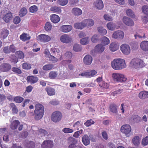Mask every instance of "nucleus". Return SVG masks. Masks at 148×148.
Returning a JSON list of instances; mask_svg holds the SVG:
<instances>
[{
	"instance_id": "obj_1",
	"label": "nucleus",
	"mask_w": 148,
	"mask_h": 148,
	"mask_svg": "<svg viewBox=\"0 0 148 148\" xmlns=\"http://www.w3.org/2000/svg\"><path fill=\"white\" fill-rule=\"evenodd\" d=\"M111 64L112 68L117 70L124 69L126 66L125 60L120 58L114 59L111 62Z\"/></svg>"
},
{
	"instance_id": "obj_2",
	"label": "nucleus",
	"mask_w": 148,
	"mask_h": 148,
	"mask_svg": "<svg viewBox=\"0 0 148 148\" xmlns=\"http://www.w3.org/2000/svg\"><path fill=\"white\" fill-rule=\"evenodd\" d=\"M35 109L34 111V119L37 120L41 119L44 113V106L42 104L38 103L35 106Z\"/></svg>"
},
{
	"instance_id": "obj_3",
	"label": "nucleus",
	"mask_w": 148,
	"mask_h": 148,
	"mask_svg": "<svg viewBox=\"0 0 148 148\" xmlns=\"http://www.w3.org/2000/svg\"><path fill=\"white\" fill-rule=\"evenodd\" d=\"M130 64L136 68H141L145 66V64L142 60L139 58H134L130 62Z\"/></svg>"
},
{
	"instance_id": "obj_4",
	"label": "nucleus",
	"mask_w": 148,
	"mask_h": 148,
	"mask_svg": "<svg viewBox=\"0 0 148 148\" xmlns=\"http://www.w3.org/2000/svg\"><path fill=\"white\" fill-rule=\"evenodd\" d=\"M112 75L113 79L115 82H122L127 80V78L122 74L114 73Z\"/></svg>"
},
{
	"instance_id": "obj_5",
	"label": "nucleus",
	"mask_w": 148,
	"mask_h": 148,
	"mask_svg": "<svg viewBox=\"0 0 148 148\" xmlns=\"http://www.w3.org/2000/svg\"><path fill=\"white\" fill-rule=\"evenodd\" d=\"M62 117V114L59 111H56L53 112L51 116V120L56 123L60 121Z\"/></svg>"
},
{
	"instance_id": "obj_6",
	"label": "nucleus",
	"mask_w": 148,
	"mask_h": 148,
	"mask_svg": "<svg viewBox=\"0 0 148 148\" xmlns=\"http://www.w3.org/2000/svg\"><path fill=\"white\" fill-rule=\"evenodd\" d=\"M131 130V128L129 125H124L121 127V131L123 133L125 134L127 136H129Z\"/></svg>"
},
{
	"instance_id": "obj_7",
	"label": "nucleus",
	"mask_w": 148,
	"mask_h": 148,
	"mask_svg": "<svg viewBox=\"0 0 148 148\" xmlns=\"http://www.w3.org/2000/svg\"><path fill=\"white\" fill-rule=\"evenodd\" d=\"M120 50L123 54L126 55L129 54L131 52L130 46L126 44L122 45L120 46Z\"/></svg>"
},
{
	"instance_id": "obj_8",
	"label": "nucleus",
	"mask_w": 148,
	"mask_h": 148,
	"mask_svg": "<svg viewBox=\"0 0 148 148\" xmlns=\"http://www.w3.org/2000/svg\"><path fill=\"white\" fill-rule=\"evenodd\" d=\"M60 40L63 43L67 44L72 41V38L69 35L64 34L60 37Z\"/></svg>"
},
{
	"instance_id": "obj_9",
	"label": "nucleus",
	"mask_w": 148,
	"mask_h": 148,
	"mask_svg": "<svg viewBox=\"0 0 148 148\" xmlns=\"http://www.w3.org/2000/svg\"><path fill=\"white\" fill-rule=\"evenodd\" d=\"M124 36V33L121 30H117L114 32L112 35V37L115 39H122Z\"/></svg>"
},
{
	"instance_id": "obj_10",
	"label": "nucleus",
	"mask_w": 148,
	"mask_h": 148,
	"mask_svg": "<svg viewBox=\"0 0 148 148\" xmlns=\"http://www.w3.org/2000/svg\"><path fill=\"white\" fill-rule=\"evenodd\" d=\"M37 38L40 41L44 42H47L51 40V38L49 36L44 34L39 35Z\"/></svg>"
},
{
	"instance_id": "obj_11",
	"label": "nucleus",
	"mask_w": 148,
	"mask_h": 148,
	"mask_svg": "<svg viewBox=\"0 0 148 148\" xmlns=\"http://www.w3.org/2000/svg\"><path fill=\"white\" fill-rule=\"evenodd\" d=\"M53 146V141L50 140H45L42 143V148H52Z\"/></svg>"
},
{
	"instance_id": "obj_12",
	"label": "nucleus",
	"mask_w": 148,
	"mask_h": 148,
	"mask_svg": "<svg viewBox=\"0 0 148 148\" xmlns=\"http://www.w3.org/2000/svg\"><path fill=\"white\" fill-rule=\"evenodd\" d=\"M124 23L127 26H132L134 25V21L131 18L127 16H124L123 18Z\"/></svg>"
},
{
	"instance_id": "obj_13",
	"label": "nucleus",
	"mask_w": 148,
	"mask_h": 148,
	"mask_svg": "<svg viewBox=\"0 0 148 148\" xmlns=\"http://www.w3.org/2000/svg\"><path fill=\"white\" fill-rule=\"evenodd\" d=\"M72 29V26L69 25H64L61 26L60 28V31L64 33H67L70 31Z\"/></svg>"
},
{
	"instance_id": "obj_14",
	"label": "nucleus",
	"mask_w": 148,
	"mask_h": 148,
	"mask_svg": "<svg viewBox=\"0 0 148 148\" xmlns=\"http://www.w3.org/2000/svg\"><path fill=\"white\" fill-rule=\"evenodd\" d=\"M11 68V66L9 64L3 63L0 66V69L3 72H7L10 71Z\"/></svg>"
},
{
	"instance_id": "obj_15",
	"label": "nucleus",
	"mask_w": 148,
	"mask_h": 148,
	"mask_svg": "<svg viewBox=\"0 0 148 148\" xmlns=\"http://www.w3.org/2000/svg\"><path fill=\"white\" fill-rule=\"evenodd\" d=\"M38 80V78L35 76H28L27 77V82L31 84H34L36 83Z\"/></svg>"
},
{
	"instance_id": "obj_16",
	"label": "nucleus",
	"mask_w": 148,
	"mask_h": 148,
	"mask_svg": "<svg viewBox=\"0 0 148 148\" xmlns=\"http://www.w3.org/2000/svg\"><path fill=\"white\" fill-rule=\"evenodd\" d=\"M92 58L89 55L86 56L83 59V62L85 64L89 65L91 64L92 61Z\"/></svg>"
},
{
	"instance_id": "obj_17",
	"label": "nucleus",
	"mask_w": 148,
	"mask_h": 148,
	"mask_svg": "<svg viewBox=\"0 0 148 148\" xmlns=\"http://www.w3.org/2000/svg\"><path fill=\"white\" fill-rule=\"evenodd\" d=\"M12 17V14L11 12H9L3 16V19L6 23H8L10 21Z\"/></svg>"
},
{
	"instance_id": "obj_18",
	"label": "nucleus",
	"mask_w": 148,
	"mask_h": 148,
	"mask_svg": "<svg viewBox=\"0 0 148 148\" xmlns=\"http://www.w3.org/2000/svg\"><path fill=\"white\" fill-rule=\"evenodd\" d=\"M85 27H90L92 26L94 24V21L91 19H88L84 20L83 21Z\"/></svg>"
},
{
	"instance_id": "obj_19",
	"label": "nucleus",
	"mask_w": 148,
	"mask_h": 148,
	"mask_svg": "<svg viewBox=\"0 0 148 148\" xmlns=\"http://www.w3.org/2000/svg\"><path fill=\"white\" fill-rule=\"evenodd\" d=\"M45 90L47 92V94L49 96L54 95L56 94L55 90L53 88L46 87L45 88Z\"/></svg>"
},
{
	"instance_id": "obj_20",
	"label": "nucleus",
	"mask_w": 148,
	"mask_h": 148,
	"mask_svg": "<svg viewBox=\"0 0 148 148\" xmlns=\"http://www.w3.org/2000/svg\"><path fill=\"white\" fill-rule=\"evenodd\" d=\"M94 5L97 9H102L104 7L103 3L101 0L97 1L94 3Z\"/></svg>"
},
{
	"instance_id": "obj_21",
	"label": "nucleus",
	"mask_w": 148,
	"mask_h": 148,
	"mask_svg": "<svg viewBox=\"0 0 148 148\" xmlns=\"http://www.w3.org/2000/svg\"><path fill=\"white\" fill-rule=\"evenodd\" d=\"M20 124V122L18 120H14L12 121L10 125V128L13 130L17 129L18 125Z\"/></svg>"
},
{
	"instance_id": "obj_22",
	"label": "nucleus",
	"mask_w": 148,
	"mask_h": 148,
	"mask_svg": "<svg viewBox=\"0 0 148 148\" xmlns=\"http://www.w3.org/2000/svg\"><path fill=\"white\" fill-rule=\"evenodd\" d=\"M82 142L83 144L85 146H87L90 144V138L87 135L85 134L83 136Z\"/></svg>"
},
{
	"instance_id": "obj_23",
	"label": "nucleus",
	"mask_w": 148,
	"mask_h": 148,
	"mask_svg": "<svg viewBox=\"0 0 148 148\" xmlns=\"http://www.w3.org/2000/svg\"><path fill=\"white\" fill-rule=\"evenodd\" d=\"M130 120L134 123H138L141 121V119L137 115H133L131 117Z\"/></svg>"
},
{
	"instance_id": "obj_24",
	"label": "nucleus",
	"mask_w": 148,
	"mask_h": 148,
	"mask_svg": "<svg viewBox=\"0 0 148 148\" xmlns=\"http://www.w3.org/2000/svg\"><path fill=\"white\" fill-rule=\"evenodd\" d=\"M109 108L110 111L112 113L115 114H117V106L115 104H110V105Z\"/></svg>"
},
{
	"instance_id": "obj_25",
	"label": "nucleus",
	"mask_w": 148,
	"mask_h": 148,
	"mask_svg": "<svg viewBox=\"0 0 148 148\" xmlns=\"http://www.w3.org/2000/svg\"><path fill=\"white\" fill-rule=\"evenodd\" d=\"M140 47L143 51H148V41H144L142 42L140 44Z\"/></svg>"
},
{
	"instance_id": "obj_26",
	"label": "nucleus",
	"mask_w": 148,
	"mask_h": 148,
	"mask_svg": "<svg viewBox=\"0 0 148 148\" xmlns=\"http://www.w3.org/2000/svg\"><path fill=\"white\" fill-rule=\"evenodd\" d=\"M50 18L51 21L54 23H58L60 20L59 16L55 14H53L51 15L50 16Z\"/></svg>"
},
{
	"instance_id": "obj_27",
	"label": "nucleus",
	"mask_w": 148,
	"mask_h": 148,
	"mask_svg": "<svg viewBox=\"0 0 148 148\" xmlns=\"http://www.w3.org/2000/svg\"><path fill=\"white\" fill-rule=\"evenodd\" d=\"M110 49L112 51H116L119 48V46L115 42H112L110 45Z\"/></svg>"
},
{
	"instance_id": "obj_28",
	"label": "nucleus",
	"mask_w": 148,
	"mask_h": 148,
	"mask_svg": "<svg viewBox=\"0 0 148 148\" xmlns=\"http://www.w3.org/2000/svg\"><path fill=\"white\" fill-rule=\"evenodd\" d=\"M19 38L21 40L24 42L29 40L31 37L27 33H23L20 36Z\"/></svg>"
},
{
	"instance_id": "obj_29",
	"label": "nucleus",
	"mask_w": 148,
	"mask_h": 148,
	"mask_svg": "<svg viewBox=\"0 0 148 148\" xmlns=\"http://www.w3.org/2000/svg\"><path fill=\"white\" fill-rule=\"evenodd\" d=\"M104 50V47L102 44H98L95 47V51L98 53H102Z\"/></svg>"
},
{
	"instance_id": "obj_30",
	"label": "nucleus",
	"mask_w": 148,
	"mask_h": 148,
	"mask_svg": "<svg viewBox=\"0 0 148 148\" xmlns=\"http://www.w3.org/2000/svg\"><path fill=\"white\" fill-rule=\"evenodd\" d=\"M99 86L102 89H108L110 86L109 82H106L105 81H102L99 84Z\"/></svg>"
},
{
	"instance_id": "obj_31",
	"label": "nucleus",
	"mask_w": 148,
	"mask_h": 148,
	"mask_svg": "<svg viewBox=\"0 0 148 148\" xmlns=\"http://www.w3.org/2000/svg\"><path fill=\"white\" fill-rule=\"evenodd\" d=\"M138 97L141 99L148 98V92L145 91L140 92L138 94Z\"/></svg>"
},
{
	"instance_id": "obj_32",
	"label": "nucleus",
	"mask_w": 148,
	"mask_h": 148,
	"mask_svg": "<svg viewBox=\"0 0 148 148\" xmlns=\"http://www.w3.org/2000/svg\"><path fill=\"white\" fill-rule=\"evenodd\" d=\"M145 15L142 18L143 22L145 23L148 22V10H142Z\"/></svg>"
},
{
	"instance_id": "obj_33",
	"label": "nucleus",
	"mask_w": 148,
	"mask_h": 148,
	"mask_svg": "<svg viewBox=\"0 0 148 148\" xmlns=\"http://www.w3.org/2000/svg\"><path fill=\"white\" fill-rule=\"evenodd\" d=\"M54 66L51 64H49L44 65L42 67V69L44 71L50 70L53 69Z\"/></svg>"
},
{
	"instance_id": "obj_34",
	"label": "nucleus",
	"mask_w": 148,
	"mask_h": 148,
	"mask_svg": "<svg viewBox=\"0 0 148 148\" xmlns=\"http://www.w3.org/2000/svg\"><path fill=\"white\" fill-rule=\"evenodd\" d=\"M132 141L133 144L135 146H138L140 143V139L139 136H135L133 138Z\"/></svg>"
},
{
	"instance_id": "obj_35",
	"label": "nucleus",
	"mask_w": 148,
	"mask_h": 148,
	"mask_svg": "<svg viewBox=\"0 0 148 148\" xmlns=\"http://www.w3.org/2000/svg\"><path fill=\"white\" fill-rule=\"evenodd\" d=\"M74 27L76 29H81L85 27L84 23H76L74 24Z\"/></svg>"
},
{
	"instance_id": "obj_36",
	"label": "nucleus",
	"mask_w": 148,
	"mask_h": 148,
	"mask_svg": "<svg viewBox=\"0 0 148 148\" xmlns=\"http://www.w3.org/2000/svg\"><path fill=\"white\" fill-rule=\"evenodd\" d=\"M69 140L68 143L70 144L68 146V148H74L76 147L75 143V139L73 138H70L69 139Z\"/></svg>"
},
{
	"instance_id": "obj_37",
	"label": "nucleus",
	"mask_w": 148,
	"mask_h": 148,
	"mask_svg": "<svg viewBox=\"0 0 148 148\" xmlns=\"http://www.w3.org/2000/svg\"><path fill=\"white\" fill-rule=\"evenodd\" d=\"M9 34V31L6 29H3L1 32V36L4 39L6 38Z\"/></svg>"
},
{
	"instance_id": "obj_38",
	"label": "nucleus",
	"mask_w": 148,
	"mask_h": 148,
	"mask_svg": "<svg viewBox=\"0 0 148 148\" xmlns=\"http://www.w3.org/2000/svg\"><path fill=\"white\" fill-rule=\"evenodd\" d=\"M57 72L55 71H51L49 74V77L51 79H54L56 77L58 76Z\"/></svg>"
},
{
	"instance_id": "obj_39",
	"label": "nucleus",
	"mask_w": 148,
	"mask_h": 148,
	"mask_svg": "<svg viewBox=\"0 0 148 148\" xmlns=\"http://www.w3.org/2000/svg\"><path fill=\"white\" fill-rule=\"evenodd\" d=\"M116 26V24L111 22L108 23L107 24V28L110 30H113Z\"/></svg>"
},
{
	"instance_id": "obj_40",
	"label": "nucleus",
	"mask_w": 148,
	"mask_h": 148,
	"mask_svg": "<svg viewBox=\"0 0 148 148\" xmlns=\"http://www.w3.org/2000/svg\"><path fill=\"white\" fill-rule=\"evenodd\" d=\"M101 42L104 45H106L109 44L110 43V41L108 38L106 36H103L101 38Z\"/></svg>"
},
{
	"instance_id": "obj_41",
	"label": "nucleus",
	"mask_w": 148,
	"mask_h": 148,
	"mask_svg": "<svg viewBox=\"0 0 148 148\" xmlns=\"http://www.w3.org/2000/svg\"><path fill=\"white\" fill-rule=\"evenodd\" d=\"M16 57L18 59H23L24 57V54L23 52L21 51H17L15 53Z\"/></svg>"
},
{
	"instance_id": "obj_42",
	"label": "nucleus",
	"mask_w": 148,
	"mask_h": 148,
	"mask_svg": "<svg viewBox=\"0 0 148 148\" xmlns=\"http://www.w3.org/2000/svg\"><path fill=\"white\" fill-rule=\"evenodd\" d=\"M97 29L98 32L102 35H105L107 34V30L106 29H103L102 27H98Z\"/></svg>"
},
{
	"instance_id": "obj_43",
	"label": "nucleus",
	"mask_w": 148,
	"mask_h": 148,
	"mask_svg": "<svg viewBox=\"0 0 148 148\" xmlns=\"http://www.w3.org/2000/svg\"><path fill=\"white\" fill-rule=\"evenodd\" d=\"M72 57V53L69 51H67L64 55V58L66 59H70Z\"/></svg>"
},
{
	"instance_id": "obj_44",
	"label": "nucleus",
	"mask_w": 148,
	"mask_h": 148,
	"mask_svg": "<svg viewBox=\"0 0 148 148\" xmlns=\"http://www.w3.org/2000/svg\"><path fill=\"white\" fill-rule=\"evenodd\" d=\"M38 134H40L42 136H46L48 135V132L46 130L42 129H39Z\"/></svg>"
},
{
	"instance_id": "obj_45",
	"label": "nucleus",
	"mask_w": 148,
	"mask_h": 148,
	"mask_svg": "<svg viewBox=\"0 0 148 148\" xmlns=\"http://www.w3.org/2000/svg\"><path fill=\"white\" fill-rule=\"evenodd\" d=\"M24 99L22 97L20 96H17L14 99V101L16 103H20L23 101Z\"/></svg>"
},
{
	"instance_id": "obj_46",
	"label": "nucleus",
	"mask_w": 148,
	"mask_h": 148,
	"mask_svg": "<svg viewBox=\"0 0 148 148\" xmlns=\"http://www.w3.org/2000/svg\"><path fill=\"white\" fill-rule=\"evenodd\" d=\"M88 37H85L81 39L80 40V43L83 45L87 44L89 42Z\"/></svg>"
},
{
	"instance_id": "obj_47",
	"label": "nucleus",
	"mask_w": 148,
	"mask_h": 148,
	"mask_svg": "<svg viewBox=\"0 0 148 148\" xmlns=\"http://www.w3.org/2000/svg\"><path fill=\"white\" fill-rule=\"evenodd\" d=\"M22 68L24 69L29 70L31 68V65L27 62L24 63L22 64Z\"/></svg>"
},
{
	"instance_id": "obj_48",
	"label": "nucleus",
	"mask_w": 148,
	"mask_h": 148,
	"mask_svg": "<svg viewBox=\"0 0 148 148\" xmlns=\"http://www.w3.org/2000/svg\"><path fill=\"white\" fill-rule=\"evenodd\" d=\"M52 28V25L51 23L49 22H47L45 26V29L47 31H49L51 30Z\"/></svg>"
},
{
	"instance_id": "obj_49",
	"label": "nucleus",
	"mask_w": 148,
	"mask_h": 148,
	"mask_svg": "<svg viewBox=\"0 0 148 148\" xmlns=\"http://www.w3.org/2000/svg\"><path fill=\"white\" fill-rule=\"evenodd\" d=\"M73 49L76 52H78L81 51L82 48L80 45L75 44L73 46Z\"/></svg>"
},
{
	"instance_id": "obj_50",
	"label": "nucleus",
	"mask_w": 148,
	"mask_h": 148,
	"mask_svg": "<svg viewBox=\"0 0 148 148\" xmlns=\"http://www.w3.org/2000/svg\"><path fill=\"white\" fill-rule=\"evenodd\" d=\"M94 121L92 119H90L84 123V125L86 127H89L92 125L94 124Z\"/></svg>"
},
{
	"instance_id": "obj_51",
	"label": "nucleus",
	"mask_w": 148,
	"mask_h": 148,
	"mask_svg": "<svg viewBox=\"0 0 148 148\" xmlns=\"http://www.w3.org/2000/svg\"><path fill=\"white\" fill-rule=\"evenodd\" d=\"M21 21V19L20 17L18 16H16L14 17L13 20V22L14 24H18Z\"/></svg>"
},
{
	"instance_id": "obj_52",
	"label": "nucleus",
	"mask_w": 148,
	"mask_h": 148,
	"mask_svg": "<svg viewBox=\"0 0 148 148\" xmlns=\"http://www.w3.org/2000/svg\"><path fill=\"white\" fill-rule=\"evenodd\" d=\"M62 131L65 133H69L73 132V130L69 128H64L63 129Z\"/></svg>"
},
{
	"instance_id": "obj_53",
	"label": "nucleus",
	"mask_w": 148,
	"mask_h": 148,
	"mask_svg": "<svg viewBox=\"0 0 148 148\" xmlns=\"http://www.w3.org/2000/svg\"><path fill=\"white\" fill-rule=\"evenodd\" d=\"M126 12L128 16L132 17L135 16L134 13L132 10H127Z\"/></svg>"
},
{
	"instance_id": "obj_54",
	"label": "nucleus",
	"mask_w": 148,
	"mask_h": 148,
	"mask_svg": "<svg viewBox=\"0 0 148 148\" xmlns=\"http://www.w3.org/2000/svg\"><path fill=\"white\" fill-rule=\"evenodd\" d=\"M12 71L13 72L18 74H21L22 73L21 70L19 69L16 67H12Z\"/></svg>"
},
{
	"instance_id": "obj_55",
	"label": "nucleus",
	"mask_w": 148,
	"mask_h": 148,
	"mask_svg": "<svg viewBox=\"0 0 148 148\" xmlns=\"http://www.w3.org/2000/svg\"><path fill=\"white\" fill-rule=\"evenodd\" d=\"M49 61H52L53 63L56 62L58 60V59L51 55H50L49 56Z\"/></svg>"
},
{
	"instance_id": "obj_56",
	"label": "nucleus",
	"mask_w": 148,
	"mask_h": 148,
	"mask_svg": "<svg viewBox=\"0 0 148 148\" xmlns=\"http://www.w3.org/2000/svg\"><path fill=\"white\" fill-rule=\"evenodd\" d=\"M142 144L144 146H146L148 144V136H146L143 139Z\"/></svg>"
},
{
	"instance_id": "obj_57",
	"label": "nucleus",
	"mask_w": 148,
	"mask_h": 148,
	"mask_svg": "<svg viewBox=\"0 0 148 148\" xmlns=\"http://www.w3.org/2000/svg\"><path fill=\"white\" fill-rule=\"evenodd\" d=\"M10 105L12 107V111L13 113L16 114L18 112V110L17 109L16 107L14 104L13 103H11Z\"/></svg>"
},
{
	"instance_id": "obj_58",
	"label": "nucleus",
	"mask_w": 148,
	"mask_h": 148,
	"mask_svg": "<svg viewBox=\"0 0 148 148\" xmlns=\"http://www.w3.org/2000/svg\"><path fill=\"white\" fill-rule=\"evenodd\" d=\"M58 3L61 5H65L68 3V0H58Z\"/></svg>"
},
{
	"instance_id": "obj_59",
	"label": "nucleus",
	"mask_w": 148,
	"mask_h": 148,
	"mask_svg": "<svg viewBox=\"0 0 148 148\" xmlns=\"http://www.w3.org/2000/svg\"><path fill=\"white\" fill-rule=\"evenodd\" d=\"M35 146V143L33 141H29L27 146V148H34Z\"/></svg>"
},
{
	"instance_id": "obj_60",
	"label": "nucleus",
	"mask_w": 148,
	"mask_h": 148,
	"mask_svg": "<svg viewBox=\"0 0 148 148\" xmlns=\"http://www.w3.org/2000/svg\"><path fill=\"white\" fill-rule=\"evenodd\" d=\"M72 12L74 14L77 16L80 15L82 13V10H73Z\"/></svg>"
},
{
	"instance_id": "obj_61",
	"label": "nucleus",
	"mask_w": 148,
	"mask_h": 148,
	"mask_svg": "<svg viewBox=\"0 0 148 148\" xmlns=\"http://www.w3.org/2000/svg\"><path fill=\"white\" fill-rule=\"evenodd\" d=\"M19 15L21 17L24 16L27 13V10H20Z\"/></svg>"
},
{
	"instance_id": "obj_62",
	"label": "nucleus",
	"mask_w": 148,
	"mask_h": 148,
	"mask_svg": "<svg viewBox=\"0 0 148 148\" xmlns=\"http://www.w3.org/2000/svg\"><path fill=\"white\" fill-rule=\"evenodd\" d=\"M98 40L97 35L96 34L94 35L92 37L91 40L92 42L95 43L97 42Z\"/></svg>"
},
{
	"instance_id": "obj_63",
	"label": "nucleus",
	"mask_w": 148,
	"mask_h": 148,
	"mask_svg": "<svg viewBox=\"0 0 148 148\" xmlns=\"http://www.w3.org/2000/svg\"><path fill=\"white\" fill-rule=\"evenodd\" d=\"M88 75L90 77L93 76L97 73V72L94 70H92L88 72Z\"/></svg>"
},
{
	"instance_id": "obj_64",
	"label": "nucleus",
	"mask_w": 148,
	"mask_h": 148,
	"mask_svg": "<svg viewBox=\"0 0 148 148\" xmlns=\"http://www.w3.org/2000/svg\"><path fill=\"white\" fill-rule=\"evenodd\" d=\"M101 135L104 139L107 140L108 139V135L106 131H104L101 133Z\"/></svg>"
}]
</instances>
